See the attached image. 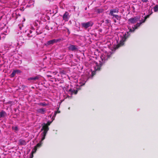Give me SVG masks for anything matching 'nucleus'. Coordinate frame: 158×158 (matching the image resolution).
Here are the masks:
<instances>
[{"instance_id":"1","label":"nucleus","mask_w":158,"mask_h":158,"mask_svg":"<svg viewBox=\"0 0 158 158\" xmlns=\"http://www.w3.org/2000/svg\"><path fill=\"white\" fill-rule=\"evenodd\" d=\"M144 22H143V20H141L139 23H137L135 25H134V27H132V29L130 28L129 29V32H127V33H125L123 35V36L122 37L121 40H120L119 43L117 45V48L120 47L124 44V42L126 41L128 37L129 36V33L130 32H133L135 30L138 28L140 25Z\"/></svg>"},{"instance_id":"2","label":"nucleus","mask_w":158,"mask_h":158,"mask_svg":"<svg viewBox=\"0 0 158 158\" xmlns=\"http://www.w3.org/2000/svg\"><path fill=\"white\" fill-rule=\"evenodd\" d=\"M42 128L41 129V131H43V132L41 134L42 136L41 141L43 140L45 138V136L49 130V127L48 126L45 124V123H44L41 125Z\"/></svg>"},{"instance_id":"3","label":"nucleus","mask_w":158,"mask_h":158,"mask_svg":"<svg viewBox=\"0 0 158 158\" xmlns=\"http://www.w3.org/2000/svg\"><path fill=\"white\" fill-rule=\"evenodd\" d=\"M140 16H135L128 19V21L129 22V23H134L138 21L140 19Z\"/></svg>"},{"instance_id":"4","label":"nucleus","mask_w":158,"mask_h":158,"mask_svg":"<svg viewBox=\"0 0 158 158\" xmlns=\"http://www.w3.org/2000/svg\"><path fill=\"white\" fill-rule=\"evenodd\" d=\"M60 39H53L48 41L45 44L47 46L51 45L57 43L58 41H60Z\"/></svg>"},{"instance_id":"5","label":"nucleus","mask_w":158,"mask_h":158,"mask_svg":"<svg viewBox=\"0 0 158 158\" xmlns=\"http://www.w3.org/2000/svg\"><path fill=\"white\" fill-rule=\"evenodd\" d=\"M93 24V23L91 21H89L86 23H81V25L83 27L87 28L89 27L92 26Z\"/></svg>"},{"instance_id":"6","label":"nucleus","mask_w":158,"mask_h":158,"mask_svg":"<svg viewBox=\"0 0 158 158\" xmlns=\"http://www.w3.org/2000/svg\"><path fill=\"white\" fill-rule=\"evenodd\" d=\"M39 16L40 14L39 13H38L35 15V19H35L34 23V25L35 26H37L40 24V21L39 19Z\"/></svg>"},{"instance_id":"7","label":"nucleus","mask_w":158,"mask_h":158,"mask_svg":"<svg viewBox=\"0 0 158 158\" xmlns=\"http://www.w3.org/2000/svg\"><path fill=\"white\" fill-rule=\"evenodd\" d=\"M70 18V16L69 13L67 11H66L63 16V20H64L65 22L68 21Z\"/></svg>"},{"instance_id":"8","label":"nucleus","mask_w":158,"mask_h":158,"mask_svg":"<svg viewBox=\"0 0 158 158\" xmlns=\"http://www.w3.org/2000/svg\"><path fill=\"white\" fill-rule=\"evenodd\" d=\"M68 49L71 51H75L77 50V46L74 45L70 44L68 47Z\"/></svg>"},{"instance_id":"9","label":"nucleus","mask_w":158,"mask_h":158,"mask_svg":"<svg viewBox=\"0 0 158 158\" xmlns=\"http://www.w3.org/2000/svg\"><path fill=\"white\" fill-rule=\"evenodd\" d=\"M118 12L119 9L118 8H115L111 9L110 10L109 14L110 15L113 16L115 15L114 13H118Z\"/></svg>"},{"instance_id":"10","label":"nucleus","mask_w":158,"mask_h":158,"mask_svg":"<svg viewBox=\"0 0 158 158\" xmlns=\"http://www.w3.org/2000/svg\"><path fill=\"white\" fill-rule=\"evenodd\" d=\"M39 143H38L37 146L35 147L33 150L31 152V153L30 155L29 158H32L33 157V154L36 151V149L39 147Z\"/></svg>"},{"instance_id":"11","label":"nucleus","mask_w":158,"mask_h":158,"mask_svg":"<svg viewBox=\"0 0 158 158\" xmlns=\"http://www.w3.org/2000/svg\"><path fill=\"white\" fill-rule=\"evenodd\" d=\"M69 91L71 93V94L72 95L73 94H76L77 93L78 90H77L72 89H70L69 90Z\"/></svg>"},{"instance_id":"12","label":"nucleus","mask_w":158,"mask_h":158,"mask_svg":"<svg viewBox=\"0 0 158 158\" xmlns=\"http://www.w3.org/2000/svg\"><path fill=\"white\" fill-rule=\"evenodd\" d=\"M19 144L22 145H25L27 143L26 141L23 139H20L19 140Z\"/></svg>"},{"instance_id":"13","label":"nucleus","mask_w":158,"mask_h":158,"mask_svg":"<svg viewBox=\"0 0 158 158\" xmlns=\"http://www.w3.org/2000/svg\"><path fill=\"white\" fill-rule=\"evenodd\" d=\"M113 16L112 18L113 19L114 18H115L117 20L120 21V20L121 18V16H119L118 15H114L112 16Z\"/></svg>"},{"instance_id":"14","label":"nucleus","mask_w":158,"mask_h":158,"mask_svg":"<svg viewBox=\"0 0 158 158\" xmlns=\"http://www.w3.org/2000/svg\"><path fill=\"white\" fill-rule=\"evenodd\" d=\"M96 66L95 67V69L97 71H99L101 69V64H100V65H98V64L96 63Z\"/></svg>"},{"instance_id":"15","label":"nucleus","mask_w":158,"mask_h":158,"mask_svg":"<svg viewBox=\"0 0 158 158\" xmlns=\"http://www.w3.org/2000/svg\"><path fill=\"white\" fill-rule=\"evenodd\" d=\"M104 9L102 8H99L96 10V12L98 14L102 13L104 11Z\"/></svg>"},{"instance_id":"16","label":"nucleus","mask_w":158,"mask_h":158,"mask_svg":"<svg viewBox=\"0 0 158 158\" xmlns=\"http://www.w3.org/2000/svg\"><path fill=\"white\" fill-rule=\"evenodd\" d=\"M46 112V110L45 108H40V113L44 114Z\"/></svg>"},{"instance_id":"17","label":"nucleus","mask_w":158,"mask_h":158,"mask_svg":"<svg viewBox=\"0 0 158 158\" xmlns=\"http://www.w3.org/2000/svg\"><path fill=\"white\" fill-rule=\"evenodd\" d=\"M5 114V112L3 111H2L0 112V118L2 117H4Z\"/></svg>"},{"instance_id":"18","label":"nucleus","mask_w":158,"mask_h":158,"mask_svg":"<svg viewBox=\"0 0 158 158\" xmlns=\"http://www.w3.org/2000/svg\"><path fill=\"white\" fill-rule=\"evenodd\" d=\"M150 15H147L146 16H144V19H142L143 20V22H145L146 20L149 17Z\"/></svg>"},{"instance_id":"19","label":"nucleus","mask_w":158,"mask_h":158,"mask_svg":"<svg viewBox=\"0 0 158 158\" xmlns=\"http://www.w3.org/2000/svg\"><path fill=\"white\" fill-rule=\"evenodd\" d=\"M154 12H156L158 11V5H156L153 7Z\"/></svg>"},{"instance_id":"20","label":"nucleus","mask_w":158,"mask_h":158,"mask_svg":"<svg viewBox=\"0 0 158 158\" xmlns=\"http://www.w3.org/2000/svg\"><path fill=\"white\" fill-rule=\"evenodd\" d=\"M16 73L15 71V70H14L13 71V72H12V73L10 75V77H14L15 76V75Z\"/></svg>"},{"instance_id":"21","label":"nucleus","mask_w":158,"mask_h":158,"mask_svg":"<svg viewBox=\"0 0 158 158\" xmlns=\"http://www.w3.org/2000/svg\"><path fill=\"white\" fill-rule=\"evenodd\" d=\"M12 129H13V130L16 131H18V128L17 126L13 127H12Z\"/></svg>"},{"instance_id":"22","label":"nucleus","mask_w":158,"mask_h":158,"mask_svg":"<svg viewBox=\"0 0 158 158\" xmlns=\"http://www.w3.org/2000/svg\"><path fill=\"white\" fill-rule=\"evenodd\" d=\"M37 78H38V77H31V78H29L28 80H35Z\"/></svg>"},{"instance_id":"23","label":"nucleus","mask_w":158,"mask_h":158,"mask_svg":"<svg viewBox=\"0 0 158 158\" xmlns=\"http://www.w3.org/2000/svg\"><path fill=\"white\" fill-rule=\"evenodd\" d=\"M52 122V121H49L47 122V123H45V124H46V125H47V126H48V127L50 125V124Z\"/></svg>"},{"instance_id":"24","label":"nucleus","mask_w":158,"mask_h":158,"mask_svg":"<svg viewBox=\"0 0 158 158\" xmlns=\"http://www.w3.org/2000/svg\"><path fill=\"white\" fill-rule=\"evenodd\" d=\"M60 113V111L58 110L57 111H55V113H54V114H53V116H55L57 113Z\"/></svg>"},{"instance_id":"25","label":"nucleus","mask_w":158,"mask_h":158,"mask_svg":"<svg viewBox=\"0 0 158 158\" xmlns=\"http://www.w3.org/2000/svg\"><path fill=\"white\" fill-rule=\"evenodd\" d=\"M47 104H46V103H40V106L41 105V106H45L46 105H47Z\"/></svg>"},{"instance_id":"26","label":"nucleus","mask_w":158,"mask_h":158,"mask_svg":"<svg viewBox=\"0 0 158 158\" xmlns=\"http://www.w3.org/2000/svg\"><path fill=\"white\" fill-rule=\"evenodd\" d=\"M110 21L108 19H106L105 20V23L106 24H108L110 23Z\"/></svg>"},{"instance_id":"27","label":"nucleus","mask_w":158,"mask_h":158,"mask_svg":"<svg viewBox=\"0 0 158 158\" xmlns=\"http://www.w3.org/2000/svg\"><path fill=\"white\" fill-rule=\"evenodd\" d=\"M15 72L16 73H21V71L19 70H15Z\"/></svg>"},{"instance_id":"28","label":"nucleus","mask_w":158,"mask_h":158,"mask_svg":"<svg viewBox=\"0 0 158 158\" xmlns=\"http://www.w3.org/2000/svg\"><path fill=\"white\" fill-rule=\"evenodd\" d=\"M36 33H37V35H38L39 34V31L38 28L37 29L36 31Z\"/></svg>"},{"instance_id":"29","label":"nucleus","mask_w":158,"mask_h":158,"mask_svg":"<svg viewBox=\"0 0 158 158\" xmlns=\"http://www.w3.org/2000/svg\"><path fill=\"white\" fill-rule=\"evenodd\" d=\"M142 1L144 2H147L148 1V0H142Z\"/></svg>"},{"instance_id":"30","label":"nucleus","mask_w":158,"mask_h":158,"mask_svg":"<svg viewBox=\"0 0 158 158\" xmlns=\"http://www.w3.org/2000/svg\"><path fill=\"white\" fill-rule=\"evenodd\" d=\"M47 76L49 77H52V76L51 75H47Z\"/></svg>"},{"instance_id":"31","label":"nucleus","mask_w":158,"mask_h":158,"mask_svg":"<svg viewBox=\"0 0 158 158\" xmlns=\"http://www.w3.org/2000/svg\"><path fill=\"white\" fill-rule=\"evenodd\" d=\"M114 23H116L117 22V21L116 20L114 19Z\"/></svg>"},{"instance_id":"32","label":"nucleus","mask_w":158,"mask_h":158,"mask_svg":"<svg viewBox=\"0 0 158 158\" xmlns=\"http://www.w3.org/2000/svg\"><path fill=\"white\" fill-rule=\"evenodd\" d=\"M28 36L29 37H30L31 36V35H30L29 34H28Z\"/></svg>"},{"instance_id":"33","label":"nucleus","mask_w":158,"mask_h":158,"mask_svg":"<svg viewBox=\"0 0 158 158\" xmlns=\"http://www.w3.org/2000/svg\"><path fill=\"white\" fill-rule=\"evenodd\" d=\"M41 141H40V147L41 146Z\"/></svg>"},{"instance_id":"34","label":"nucleus","mask_w":158,"mask_h":158,"mask_svg":"<svg viewBox=\"0 0 158 158\" xmlns=\"http://www.w3.org/2000/svg\"><path fill=\"white\" fill-rule=\"evenodd\" d=\"M30 33L31 34L32 32V31H30Z\"/></svg>"},{"instance_id":"35","label":"nucleus","mask_w":158,"mask_h":158,"mask_svg":"<svg viewBox=\"0 0 158 158\" xmlns=\"http://www.w3.org/2000/svg\"><path fill=\"white\" fill-rule=\"evenodd\" d=\"M36 45V47H37H37H38V44H37Z\"/></svg>"},{"instance_id":"36","label":"nucleus","mask_w":158,"mask_h":158,"mask_svg":"<svg viewBox=\"0 0 158 158\" xmlns=\"http://www.w3.org/2000/svg\"><path fill=\"white\" fill-rule=\"evenodd\" d=\"M85 9V10H87V7H86Z\"/></svg>"},{"instance_id":"37","label":"nucleus","mask_w":158,"mask_h":158,"mask_svg":"<svg viewBox=\"0 0 158 158\" xmlns=\"http://www.w3.org/2000/svg\"><path fill=\"white\" fill-rule=\"evenodd\" d=\"M68 31L69 33V34L70 33V32L69 31V30H68Z\"/></svg>"}]
</instances>
